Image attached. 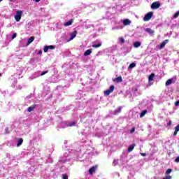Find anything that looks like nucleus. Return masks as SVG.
I'll return each instance as SVG.
<instances>
[{
  "label": "nucleus",
  "mask_w": 179,
  "mask_h": 179,
  "mask_svg": "<svg viewBox=\"0 0 179 179\" xmlns=\"http://www.w3.org/2000/svg\"><path fill=\"white\" fill-rule=\"evenodd\" d=\"M175 106L177 107L179 106V100L175 103Z\"/></svg>",
  "instance_id": "nucleus-40"
},
{
  "label": "nucleus",
  "mask_w": 179,
  "mask_h": 179,
  "mask_svg": "<svg viewBox=\"0 0 179 179\" xmlns=\"http://www.w3.org/2000/svg\"><path fill=\"white\" fill-rule=\"evenodd\" d=\"M145 33H148L150 36H154L155 35V30L150 29V28H146L145 29Z\"/></svg>",
  "instance_id": "nucleus-9"
},
{
  "label": "nucleus",
  "mask_w": 179,
  "mask_h": 179,
  "mask_svg": "<svg viewBox=\"0 0 179 179\" xmlns=\"http://www.w3.org/2000/svg\"><path fill=\"white\" fill-rule=\"evenodd\" d=\"M135 132V129L134 127H133L131 130H130V134H134Z\"/></svg>",
  "instance_id": "nucleus-36"
},
{
  "label": "nucleus",
  "mask_w": 179,
  "mask_h": 179,
  "mask_svg": "<svg viewBox=\"0 0 179 179\" xmlns=\"http://www.w3.org/2000/svg\"><path fill=\"white\" fill-rule=\"evenodd\" d=\"M169 43V40L164 41L159 45H158L159 50H162V48H164L166 44Z\"/></svg>",
  "instance_id": "nucleus-10"
},
{
  "label": "nucleus",
  "mask_w": 179,
  "mask_h": 179,
  "mask_svg": "<svg viewBox=\"0 0 179 179\" xmlns=\"http://www.w3.org/2000/svg\"><path fill=\"white\" fill-rule=\"evenodd\" d=\"M135 66H136V63H131L129 64V69H134V68H135Z\"/></svg>",
  "instance_id": "nucleus-24"
},
{
  "label": "nucleus",
  "mask_w": 179,
  "mask_h": 179,
  "mask_svg": "<svg viewBox=\"0 0 179 179\" xmlns=\"http://www.w3.org/2000/svg\"><path fill=\"white\" fill-rule=\"evenodd\" d=\"M153 79H155V73H152L148 77V86L153 85Z\"/></svg>",
  "instance_id": "nucleus-4"
},
{
  "label": "nucleus",
  "mask_w": 179,
  "mask_h": 179,
  "mask_svg": "<svg viewBox=\"0 0 179 179\" xmlns=\"http://www.w3.org/2000/svg\"><path fill=\"white\" fill-rule=\"evenodd\" d=\"M2 1H3V0H0V2H2Z\"/></svg>",
  "instance_id": "nucleus-52"
},
{
  "label": "nucleus",
  "mask_w": 179,
  "mask_h": 179,
  "mask_svg": "<svg viewBox=\"0 0 179 179\" xmlns=\"http://www.w3.org/2000/svg\"><path fill=\"white\" fill-rule=\"evenodd\" d=\"M10 1H13V0H10Z\"/></svg>",
  "instance_id": "nucleus-53"
},
{
  "label": "nucleus",
  "mask_w": 179,
  "mask_h": 179,
  "mask_svg": "<svg viewBox=\"0 0 179 179\" xmlns=\"http://www.w3.org/2000/svg\"><path fill=\"white\" fill-rule=\"evenodd\" d=\"M63 179H68L67 175H63Z\"/></svg>",
  "instance_id": "nucleus-42"
},
{
  "label": "nucleus",
  "mask_w": 179,
  "mask_h": 179,
  "mask_svg": "<svg viewBox=\"0 0 179 179\" xmlns=\"http://www.w3.org/2000/svg\"><path fill=\"white\" fill-rule=\"evenodd\" d=\"M167 124L168 125H171V121H169Z\"/></svg>",
  "instance_id": "nucleus-46"
},
{
  "label": "nucleus",
  "mask_w": 179,
  "mask_h": 179,
  "mask_svg": "<svg viewBox=\"0 0 179 179\" xmlns=\"http://www.w3.org/2000/svg\"><path fill=\"white\" fill-rule=\"evenodd\" d=\"M68 160H71V157L68 155H64V157L60 158L59 162L61 163H65V162H68Z\"/></svg>",
  "instance_id": "nucleus-8"
},
{
  "label": "nucleus",
  "mask_w": 179,
  "mask_h": 179,
  "mask_svg": "<svg viewBox=\"0 0 179 179\" xmlns=\"http://www.w3.org/2000/svg\"><path fill=\"white\" fill-rule=\"evenodd\" d=\"M122 23H123L124 26H129V24H131V22L129 19H124V20H123Z\"/></svg>",
  "instance_id": "nucleus-14"
},
{
  "label": "nucleus",
  "mask_w": 179,
  "mask_h": 179,
  "mask_svg": "<svg viewBox=\"0 0 179 179\" xmlns=\"http://www.w3.org/2000/svg\"><path fill=\"white\" fill-rule=\"evenodd\" d=\"M48 45H47V46H44V48H43V52H48Z\"/></svg>",
  "instance_id": "nucleus-29"
},
{
  "label": "nucleus",
  "mask_w": 179,
  "mask_h": 179,
  "mask_svg": "<svg viewBox=\"0 0 179 179\" xmlns=\"http://www.w3.org/2000/svg\"><path fill=\"white\" fill-rule=\"evenodd\" d=\"M85 29H89V27H85Z\"/></svg>",
  "instance_id": "nucleus-50"
},
{
  "label": "nucleus",
  "mask_w": 179,
  "mask_h": 179,
  "mask_svg": "<svg viewBox=\"0 0 179 179\" xmlns=\"http://www.w3.org/2000/svg\"><path fill=\"white\" fill-rule=\"evenodd\" d=\"M135 146H136L135 144H132L129 146V148H128L129 153H130V152H132V150H134V149L135 148Z\"/></svg>",
  "instance_id": "nucleus-19"
},
{
  "label": "nucleus",
  "mask_w": 179,
  "mask_h": 179,
  "mask_svg": "<svg viewBox=\"0 0 179 179\" xmlns=\"http://www.w3.org/2000/svg\"><path fill=\"white\" fill-rule=\"evenodd\" d=\"M94 171H96V166H92V167L89 170L90 174H93V173H94Z\"/></svg>",
  "instance_id": "nucleus-23"
},
{
  "label": "nucleus",
  "mask_w": 179,
  "mask_h": 179,
  "mask_svg": "<svg viewBox=\"0 0 179 179\" xmlns=\"http://www.w3.org/2000/svg\"><path fill=\"white\" fill-rule=\"evenodd\" d=\"M173 171V170L171 169H168L166 171V174L169 175L170 174V173H171Z\"/></svg>",
  "instance_id": "nucleus-33"
},
{
  "label": "nucleus",
  "mask_w": 179,
  "mask_h": 179,
  "mask_svg": "<svg viewBox=\"0 0 179 179\" xmlns=\"http://www.w3.org/2000/svg\"><path fill=\"white\" fill-rule=\"evenodd\" d=\"M122 110V107H118L117 108H116L113 112V115H117V114H120V113H121Z\"/></svg>",
  "instance_id": "nucleus-12"
},
{
  "label": "nucleus",
  "mask_w": 179,
  "mask_h": 179,
  "mask_svg": "<svg viewBox=\"0 0 179 179\" xmlns=\"http://www.w3.org/2000/svg\"><path fill=\"white\" fill-rule=\"evenodd\" d=\"M162 179H171V176H166L165 178H164Z\"/></svg>",
  "instance_id": "nucleus-39"
},
{
  "label": "nucleus",
  "mask_w": 179,
  "mask_h": 179,
  "mask_svg": "<svg viewBox=\"0 0 179 179\" xmlns=\"http://www.w3.org/2000/svg\"><path fill=\"white\" fill-rule=\"evenodd\" d=\"M135 36L137 38H139V37H142V34L139 33L138 35V32L135 34Z\"/></svg>",
  "instance_id": "nucleus-32"
},
{
  "label": "nucleus",
  "mask_w": 179,
  "mask_h": 179,
  "mask_svg": "<svg viewBox=\"0 0 179 179\" xmlns=\"http://www.w3.org/2000/svg\"><path fill=\"white\" fill-rule=\"evenodd\" d=\"M92 54V49H89L86 50L84 53L85 57H87V55H90Z\"/></svg>",
  "instance_id": "nucleus-21"
},
{
  "label": "nucleus",
  "mask_w": 179,
  "mask_h": 179,
  "mask_svg": "<svg viewBox=\"0 0 179 179\" xmlns=\"http://www.w3.org/2000/svg\"><path fill=\"white\" fill-rule=\"evenodd\" d=\"M147 113H148V110H143L140 115V118H143V117H145V115H146Z\"/></svg>",
  "instance_id": "nucleus-20"
},
{
  "label": "nucleus",
  "mask_w": 179,
  "mask_h": 179,
  "mask_svg": "<svg viewBox=\"0 0 179 179\" xmlns=\"http://www.w3.org/2000/svg\"><path fill=\"white\" fill-rule=\"evenodd\" d=\"M48 49L49 50H54V48H55V47H54V45H48Z\"/></svg>",
  "instance_id": "nucleus-34"
},
{
  "label": "nucleus",
  "mask_w": 179,
  "mask_h": 179,
  "mask_svg": "<svg viewBox=\"0 0 179 179\" xmlns=\"http://www.w3.org/2000/svg\"><path fill=\"white\" fill-rule=\"evenodd\" d=\"M93 48H99V47H101V41H96L92 44Z\"/></svg>",
  "instance_id": "nucleus-6"
},
{
  "label": "nucleus",
  "mask_w": 179,
  "mask_h": 179,
  "mask_svg": "<svg viewBox=\"0 0 179 179\" xmlns=\"http://www.w3.org/2000/svg\"><path fill=\"white\" fill-rule=\"evenodd\" d=\"M33 110H34V106H30L28 108L27 111H28V113H31V111H33Z\"/></svg>",
  "instance_id": "nucleus-27"
},
{
  "label": "nucleus",
  "mask_w": 179,
  "mask_h": 179,
  "mask_svg": "<svg viewBox=\"0 0 179 179\" xmlns=\"http://www.w3.org/2000/svg\"><path fill=\"white\" fill-rule=\"evenodd\" d=\"M101 54V52H98V53L96 54V55H100Z\"/></svg>",
  "instance_id": "nucleus-48"
},
{
  "label": "nucleus",
  "mask_w": 179,
  "mask_h": 179,
  "mask_svg": "<svg viewBox=\"0 0 179 179\" xmlns=\"http://www.w3.org/2000/svg\"><path fill=\"white\" fill-rule=\"evenodd\" d=\"M179 16V10L177 11L174 15H173V19H177Z\"/></svg>",
  "instance_id": "nucleus-28"
},
{
  "label": "nucleus",
  "mask_w": 179,
  "mask_h": 179,
  "mask_svg": "<svg viewBox=\"0 0 179 179\" xmlns=\"http://www.w3.org/2000/svg\"><path fill=\"white\" fill-rule=\"evenodd\" d=\"M72 23H73V19L69 20L68 22L64 24V27H68V26H72Z\"/></svg>",
  "instance_id": "nucleus-13"
},
{
  "label": "nucleus",
  "mask_w": 179,
  "mask_h": 179,
  "mask_svg": "<svg viewBox=\"0 0 179 179\" xmlns=\"http://www.w3.org/2000/svg\"><path fill=\"white\" fill-rule=\"evenodd\" d=\"M175 131H176V132L179 131V124L176 127Z\"/></svg>",
  "instance_id": "nucleus-38"
},
{
  "label": "nucleus",
  "mask_w": 179,
  "mask_h": 179,
  "mask_svg": "<svg viewBox=\"0 0 179 179\" xmlns=\"http://www.w3.org/2000/svg\"><path fill=\"white\" fill-rule=\"evenodd\" d=\"M171 83H174V79H173V78L169 79L166 82V86H170V85H171Z\"/></svg>",
  "instance_id": "nucleus-18"
},
{
  "label": "nucleus",
  "mask_w": 179,
  "mask_h": 179,
  "mask_svg": "<svg viewBox=\"0 0 179 179\" xmlns=\"http://www.w3.org/2000/svg\"><path fill=\"white\" fill-rule=\"evenodd\" d=\"M141 155L145 157L146 156V153H141Z\"/></svg>",
  "instance_id": "nucleus-45"
},
{
  "label": "nucleus",
  "mask_w": 179,
  "mask_h": 179,
  "mask_svg": "<svg viewBox=\"0 0 179 179\" xmlns=\"http://www.w3.org/2000/svg\"><path fill=\"white\" fill-rule=\"evenodd\" d=\"M33 41H34V36H31L28 39L27 45H30V44H31Z\"/></svg>",
  "instance_id": "nucleus-17"
},
{
  "label": "nucleus",
  "mask_w": 179,
  "mask_h": 179,
  "mask_svg": "<svg viewBox=\"0 0 179 179\" xmlns=\"http://www.w3.org/2000/svg\"><path fill=\"white\" fill-rule=\"evenodd\" d=\"M160 8V2L155 1L152 3L151 9H159Z\"/></svg>",
  "instance_id": "nucleus-5"
},
{
  "label": "nucleus",
  "mask_w": 179,
  "mask_h": 179,
  "mask_svg": "<svg viewBox=\"0 0 179 179\" xmlns=\"http://www.w3.org/2000/svg\"><path fill=\"white\" fill-rule=\"evenodd\" d=\"M117 43L118 44H124V43H125V39L124 38V37H120L117 39Z\"/></svg>",
  "instance_id": "nucleus-16"
},
{
  "label": "nucleus",
  "mask_w": 179,
  "mask_h": 179,
  "mask_svg": "<svg viewBox=\"0 0 179 179\" xmlns=\"http://www.w3.org/2000/svg\"><path fill=\"white\" fill-rule=\"evenodd\" d=\"M75 125H76V122H69L67 124L68 127H75Z\"/></svg>",
  "instance_id": "nucleus-26"
},
{
  "label": "nucleus",
  "mask_w": 179,
  "mask_h": 179,
  "mask_svg": "<svg viewBox=\"0 0 179 179\" xmlns=\"http://www.w3.org/2000/svg\"><path fill=\"white\" fill-rule=\"evenodd\" d=\"M22 10H17L16 15H15V19L16 22H20V19H22Z\"/></svg>",
  "instance_id": "nucleus-3"
},
{
  "label": "nucleus",
  "mask_w": 179,
  "mask_h": 179,
  "mask_svg": "<svg viewBox=\"0 0 179 179\" xmlns=\"http://www.w3.org/2000/svg\"><path fill=\"white\" fill-rule=\"evenodd\" d=\"M177 134H178V131H177V130H175V132L173 134V136H176V135H177Z\"/></svg>",
  "instance_id": "nucleus-43"
},
{
  "label": "nucleus",
  "mask_w": 179,
  "mask_h": 179,
  "mask_svg": "<svg viewBox=\"0 0 179 179\" xmlns=\"http://www.w3.org/2000/svg\"><path fill=\"white\" fill-rule=\"evenodd\" d=\"M12 40H13L14 38H16V33H14L12 36Z\"/></svg>",
  "instance_id": "nucleus-37"
},
{
  "label": "nucleus",
  "mask_w": 179,
  "mask_h": 179,
  "mask_svg": "<svg viewBox=\"0 0 179 179\" xmlns=\"http://www.w3.org/2000/svg\"><path fill=\"white\" fill-rule=\"evenodd\" d=\"M113 166H117L118 164V159H115L113 162Z\"/></svg>",
  "instance_id": "nucleus-31"
},
{
  "label": "nucleus",
  "mask_w": 179,
  "mask_h": 179,
  "mask_svg": "<svg viewBox=\"0 0 179 179\" xmlns=\"http://www.w3.org/2000/svg\"><path fill=\"white\" fill-rule=\"evenodd\" d=\"M34 2H40V0H34Z\"/></svg>",
  "instance_id": "nucleus-47"
},
{
  "label": "nucleus",
  "mask_w": 179,
  "mask_h": 179,
  "mask_svg": "<svg viewBox=\"0 0 179 179\" xmlns=\"http://www.w3.org/2000/svg\"><path fill=\"white\" fill-rule=\"evenodd\" d=\"M115 88V87L114 85H111L110 87V88L106 91H104V95L105 96H108L110 94V93H113L114 92V89Z\"/></svg>",
  "instance_id": "nucleus-2"
},
{
  "label": "nucleus",
  "mask_w": 179,
  "mask_h": 179,
  "mask_svg": "<svg viewBox=\"0 0 179 179\" xmlns=\"http://www.w3.org/2000/svg\"><path fill=\"white\" fill-rule=\"evenodd\" d=\"M175 161L176 162V163H179V157H177Z\"/></svg>",
  "instance_id": "nucleus-41"
},
{
  "label": "nucleus",
  "mask_w": 179,
  "mask_h": 179,
  "mask_svg": "<svg viewBox=\"0 0 179 179\" xmlns=\"http://www.w3.org/2000/svg\"><path fill=\"white\" fill-rule=\"evenodd\" d=\"M45 73H48V71H38L35 73L36 78H38L40 76H43V75H45Z\"/></svg>",
  "instance_id": "nucleus-7"
},
{
  "label": "nucleus",
  "mask_w": 179,
  "mask_h": 179,
  "mask_svg": "<svg viewBox=\"0 0 179 179\" xmlns=\"http://www.w3.org/2000/svg\"><path fill=\"white\" fill-rule=\"evenodd\" d=\"M152 17H153V12H149L148 13H147L144 16L143 21L144 22H149V20L152 19Z\"/></svg>",
  "instance_id": "nucleus-1"
},
{
  "label": "nucleus",
  "mask_w": 179,
  "mask_h": 179,
  "mask_svg": "<svg viewBox=\"0 0 179 179\" xmlns=\"http://www.w3.org/2000/svg\"><path fill=\"white\" fill-rule=\"evenodd\" d=\"M27 129H28V132L30 131V128L29 127H27Z\"/></svg>",
  "instance_id": "nucleus-49"
},
{
  "label": "nucleus",
  "mask_w": 179,
  "mask_h": 179,
  "mask_svg": "<svg viewBox=\"0 0 179 179\" xmlns=\"http://www.w3.org/2000/svg\"><path fill=\"white\" fill-rule=\"evenodd\" d=\"M76 34H78V32L76 31H74L73 33L70 34V38L69 39V41H72L75 37H76Z\"/></svg>",
  "instance_id": "nucleus-11"
},
{
  "label": "nucleus",
  "mask_w": 179,
  "mask_h": 179,
  "mask_svg": "<svg viewBox=\"0 0 179 179\" xmlns=\"http://www.w3.org/2000/svg\"><path fill=\"white\" fill-rule=\"evenodd\" d=\"M2 76V74L1 73H0V77H1Z\"/></svg>",
  "instance_id": "nucleus-51"
},
{
  "label": "nucleus",
  "mask_w": 179,
  "mask_h": 179,
  "mask_svg": "<svg viewBox=\"0 0 179 179\" xmlns=\"http://www.w3.org/2000/svg\"><path fill=\"white\" fill-rule=\"evenodd\" d=\"M117 82H122V78L119 76L116 78Z\"/></svg>",
  "instance_id": "nucleus-30"
},
{
  "label": "nucleus",
  "mask_w": 179,
  "mask_h": 179,
  "mask_svg": "<svg viewBox=\"0 0 179 179\" xmlns=\"http://www.w3.org/2000/svg\"><path fill=\"white\" fill-rule=\"evenodd\" d=\"M4 131H5V134H9V128L8 127L5 128Z\"/></svg>",
  "instance_id": "nucleus-35"
},
{
  "label": "nucleus",
  "mask_w": 179,
  "mask_h": 179,
  "mask_svg": "<svg viewBox=\"0 0 179 179\" xmlns=\"http://www.w3.org/2000/svg\"><path fill=\"white\" fill-rule=\"evenodd\" d=\"M142 43L139 41H136L134 43V48H138V47L141 45Z\"/></svg>",
  "instance_id": "nucleus-22"
},
{
  "label": "nucleus",
  "mask_w": 179,
  "mask_h": 179,
  "mask_svg": "<svg viewBox=\"0 0 179 179\" xmlns=\"http://www.w3.org/2000/svg\"><path fill=\"white\" fill-rule=\"evenodd\" d=\"M121 29H123L122 25H116L115 27H112V30H121Z\"/></svg>",
  "instance_id": "nucleus-15"
},
{
  "label": "nucleus",
  "mask_w": 179,
  "mask_h": 179,
  "mask_svg": "<svg viewBox=\"0 0 179 179\" xmlns=\"http://www.w3.org/2000/svg\"><path fill=\"white\" fill-rule=\"evenodd\" d=\"M38 54H39V55H41V54H43V51H41V50H39V51L38 52Z\"/></svg>",
  "instance_id": "nucleus-44"
},
{
  "label": "nucleus",
  "mask_w": 179,
  "mask_h": 179,
  "mask_svg": "<svg viewBox=\"0 0 179 179\" xmlns=\"http://www.w3.org/2000/svg\"><path fill=\"white\" fill-rule=\"evenodd\" d=\"M22 143H23V138H20L18 141V143H17V148H19V146H21Z\"/></svg>",
  "instance_id": "nucleus-25"
}]
</instances>
